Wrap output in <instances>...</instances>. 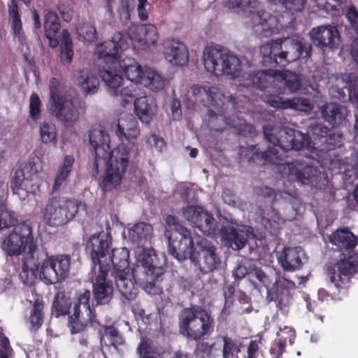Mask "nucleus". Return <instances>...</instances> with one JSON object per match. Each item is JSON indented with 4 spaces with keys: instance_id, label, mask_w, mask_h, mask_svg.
Returning a JSON list of instances; mask_svg holds the SVG:
<instances>
[{
    "instance_id": "2f4dec72",
    "label": "nucleus",
    "mask_w": 358,
    "mask_h": 358,
    "mask_svg": "<svg viewBox=\"0 0 358 358\" xmlns=\"http://www.w3.org/2000/svg\"><path fill=\"white\" fill-rule=\"evenodd\" d=\"M35 269L38 274L40 279L46 285L55 284L58 282L59 278L55 270V267L52 264L50 256L45 254V259L41 264L39 262H34Z\"/></svg>"
},
{
    "instance_id": "9d476101",
    "label": "nucleus",
    "mask_w": 358,
    "mask_h": 358,
    "mask_svg": "<svg viewBox=\"0 0 358 358\" xmlns=\"http://www.w3.org/2000/svg\"><path fill=\"white\" fill-rule=\"evenodd\" d=\"M166 225L171 230H174L179 235L176 240L169 237L168 252L173 257L182 262L189 259L194 261V244L192 232L189 229L182 225L178 219L172 215H168L165 218Z\"/></svg>"
},
{
    "instance_id": "3c124183",
    "label": "nucleus",
    "mask_w": 358,
    "mask_h": 358,
    "mask_svg": "<svg viewBox=\"0 0 358 358\" xmlns=\"http://www.w3.org/2000/svg\"><path fill=\"white\" fill-rule=\"evenodd\" d=\"M103 329L104 336L108 339L110 345L115 349L124 344L125 341L116 327L113 325L104 326Z\"/></svg>"
},
{
    "instance_id": "cd10ccee",
    "label": "nucleus",
    "mask_w": 358,
    "mask_h": 358,
    "mask_svg": "<svg viewBox=\"0 0 358 358\" xmlns=\"http://www.w3.org/2000/svg\"><path fill=\"white\" fill-rule=\"evenodd\" d=\"M138 123L134 115L129 114L119 120L115 134L120 140L136 138L140 134Z\"/></svg>"
},
{
    "instance_id": "a18cd8bd",
    "label": "nucleus",
    "mask_w": 358,
    "mask_h": 358,
    "mask_svg": "<svg viewBox=\"0 0 358 358\" xmlns=\"http://www.w3.org/2000/svg\"><path fill=\"white\" fill-rule=\"evenodd\" d=\"M27 259H23L21 266V270L19 272V278L21 282L24 285H29L31 283L33 277L37 274L36 271L35 269V266L33 265V267L29 268V265H32L34 262V255L33 258L30 256Z\"/></svg>"
},
{
    "instance_id": "ddd939ff",
    "label": "nucleus",
    "mask_w": 358,
    "mask_h": 358,
    "mask_svg": "<svg viewBox=\"0 0 358 358\" xmlns=\"http://www.w3.org/2000/svg\"><path fill=\"white\" fill-rule=\"evenodd\" d=\"M99 75L108 87L110 93L113 96L120 97V101L122 106L125 107L127 103L135 100L136 84L131 83L129 85L121 88L123 78L120 70L108 66L99 69Z\"/></svg>"
},
{
    "instance_id": "58836bf2",
    "label": "nucleus",
    "mask_w": 358,
    "mask_h": 358,
    "mask_svg": "<svg viewBox=\"0 0 358 358\" xmlns=\"http://www.w3.org/2000/svg\"><path fill=\"white\" fill-rule=\"evenodd\" d=\"M55 267L59 280H64L69 275L71 265V256L69 255H57L50 256Z\"/></svg>"
},
{
    "instance_id": "393cba45",
    "label": "nucleus",
    "mask_w": 358,
    "mask_h": 358,
    "mask_svg": "<svg viewBox=\"0 0 358 358\" xmlns=\"http://www.w3.org/2000/svg\"><path fill=\"white\" fill-rule=\"evenodd\" d=\"M134 110L138 118L143 123L149 124L157 113V106L152 96H144L135 99Z\"/></svg>"
},
{
    "instance_id": "6e6d98bb",
    "label": "nucleus",
    "mask_w": 358,
    "mask_h": 358,
    "mask_svg": "<svg viewBox=\"0 0 358 358\" xmlns=\"http://www.w3.org/2000/svg\"><path fill=\"white\" fill-rule=\"evenodd\" d=\"M41 101L36 93H32L29 98V117L34 122H37L41 117Z\"/></svg>"
},
{
    "instance_id": "1a4fd4ad",
    "label": "nucleus",
    "mask_w": 358,
    "mask_h": 358,
    "mask_svg": "<svg viewBox=\"0 0 358 358\" xmlns=\"http://www.w3.org/2000/svg\"><path fill=\"white\" fill-rule=\"evenodd\" d=\"M276 76L281 79L286 89L290 92H296L301 87V79L299 74L290 71H280L273 68L244 73L240 85L246 88L253 87L264 90Z\"/></svg>"
},
{
    "instance_id": "4c0bfd02",
    "label": "nucleus",
    "mask_w": 358,
    "mask_h": 358,
    "mask_svg": "<svg viewBox=\"0 0 358 358\" xmlns=\"http://www.w3.org/2000/svg\"><path fill=\"white\" fill-rule=\"evenodd\" d=\"M152 226L144 222H138L129 230V236L133 242L138 244L143 241H148L152 236Z\"/></svg>"
},
{
    "instance_id": "5701e85b",
    "label": "nucleus",
    "mask_w": 358,
    "mask_h": 358,
    "mask_svg": "<svg viewBox=\"0 0 358 358\" xmlns=\"http://www.w3.org/2000/svg\"><path fill=\"white\" fill-rule=\"evenodd\" d=\"M52 113L58 120L64 123L75 122L80 113L76 101L65 96L52 103Z\"/></svg>"
},
{
    "instance_id": "7c9ffc66",
    "label": "nucleus",
    "mask_w": 358,
    "mask_h": 358,
    "mask_svg": "<svg viewBox=\"0 0 358 358\" xmlns=\"http://www.w3.org/2000/svg\"><path fill=\"white\" fill-rule=\"evenodd\" d=\"M75 162V158L73 155H66L63 162L57 169L55 174L54 183L52 187V192H56L59 188L65 185L73 170V166Z\"/></svg>"
},
{
    "instance_id": "de8ad7c7",
    "label": "nucleus",
    "mask_w": 358,
    "mask_h": 358,
    "mask_svg": "<svg viewBox=\"0 0 358 358\" xmlns=\"http://www.w3.org/2000/svg\"><path fill=\"white\" fill-rule=\"evenodd\" d=\"M292 143L286 145L287 147L291 148L292 150H301L303 149H310L311 148V140L308 135L304 134L299 131L294 129Z\"/></svg>"
},
{
    "instance_id": "aec40b11",
    "label": "nucleus",
    "mask_w": 358,
    "mask_h": 358,
    "mask_svg": "<svg viewBox=\"0 0 358 358\" xmlns=\"http://www.w3.org/2000/svg\"><path fill=\"white\" fill-rule=\"evenodd\" d=\"M162 46L164 57L170 64L183 66L188 63L189 52L184 43L175 38H166Z\"/></svg>"
},
{
    "instance_id": "338daca9",
    "label": "nucleus",
    "mask_w": 358,
    "mask_h": 358,
    "mask_svg": "<svg viewBox=\"0 0 358 358\" xmlns=\"http://www.w3.org/2000/svg\"><path fill=\"white\" fill-rule=\"evenodd\" d=\"M346 17L350 22L351 26L356 31H358V10L354 6L348 8Z\"/></svg>"
},
{
    "instance_id": "680f3d73",
    "label": "nucleus",
    "mask_w": 358,
    "mask_h": 358,
    "mask_svg": "<svg viewBox=\"0 0 358 358\" xmlns=\"http://www.w3.org/2000/svg\"><path fill=\"white\" fill-rule=\"evenodd\" d=\"M24 182V171L20 169H17L10 182V187L13 193H18L20 189H24L25 185Z\"/></svg>"
},
{
    "instance_id": "a211bd4d",
    "label": "nucleus",
    "mask_w": 358,
    "mask_h": 358,
    "mask_svg": "<svg viewBox=\"0 0 358 358\" xmlns=\"http://www.w3.org/2000/svg\"><path fill=\"white\" fill-rule=\"evenodd\" d=\"M193 94L194 96L199 94L205 96L210 104L220 107V112L222 114L227 113L228 110H234L238 103L235 96L221 94L219 89L215 86L194 85Z\"/></svg>"
},
{
    "instance_id": "6e6552de",
    "label": "nucleus",
    "mask_w": 358,
    "mask_h": 358,
    "mask_svg": "<svg viewBox=\"0 0 358 358\" xmlns=\"http://www.w3.org/2000/svg\"><path fill=\"white\" fill-rule=\"evenodd\" d=\"M224 6L235 13H248L255 31L263 36L273 34L276 29L275 17L260 9L257 0H227Z\"/></svg>"
},
{
    "instance_id": "412c9836",
    "label": "nucleus",
    "mask_w": 358,
    "mask_h": 358,
    "mask_svg": "<svg viewBox=\"0 0 358 358\" xmlns=\"http://www.w3.org/2000/svg\"><path fill=\"white\" fill-rule=\"evenodd\" d=\"M122 43L121 36L118 34L112 39L104 41L96 45L94 51L97 57L106 62H111L110 65H107L102 68L99 67V69L107 68L108 66H111L116 69V62L120 59V54L122 51Z\"/></svg>"
},
{
    "instance_id": "4468645a",
    "label": "nucleus",
    "mask_w": 358,
    "mask_h": 358,
    "mask_svg": "<svg viewBox=\"0 0 358 358\" xmlns=\"http://www.w3.org/2000/svg\"><path fill=\"white\" fill-rule=\"evenodd\" d=\"M198 251L191 261L198 267V277L208 274L217 270L221 264V258L215 245L206 238H201L197 242Z\"/></svg>"
},
{
    "instance_id": "dca6fc26",
    "label": "nucleus",
    "mask_w": 358,
    "mask_h": 358,
    "mask_svg": "<svg viewBox=\"0 0 358 358\" xmlns=\"http://www.w3.org/2000/svg\"><path fill=\"white\" fill-rule=\"evenodd\" d=\"M183 217L190 225L206 235H213L217 229V222L213 215L201 206L190 205L183 208Z\"/></svg>"
},
{
    "instance_id": "20e7f679",
    "label": "nucleus",
    "mask_w": 358,
    "mask_h": 358,
    "mask_svg": "<svg viewBox=\"0 0 358 358\" xmlns=\"http://www.w3.org/2000/svg\"><path fill=\"white\" fill-rule=\"evenodd\" d=\"M312 46L303 38H292L271 40L260 46L262 64L264 67H285L300 58L310 57Z\"/></svg>"
},
{
    "instance_id": "c9c22d12",
    "label": "nucleus",
    "mask_w": 358,
    "mask_h": 358,
    "mask_svg": "<svg viewBox=\"0 0 358 358\" xmlns=\"http://www.w3.org/2000/svg\"><path fill=\"white\" fill-rule=\"evenodd\" d=\"M221 236L223 240L229 243L233 249L241 250L247 243V238L243 234L238 233L232 227H225L221 229Z\"/></svg>"
},
{
    "instance_id": "5fc2aeb1",
    "label": "nucleus",
    "mask_w": 358,
    "mask_h": 358,
    "mask_svg": "<svg viewBox=\"0 0 358 358\" xmlns=\"http://www.w3.org/2000/svg\"><path fill=\"white\" fill-rule=\"evenodd\" d=\"M286 106H288V108L299 111H308L312 110L313 108L310 100L303 97L288 99V102Z\"/></svg>"
},
{
    "instance_id": "4be33fe9",
    "label": "nucleus",
    "mask_w": 358,
    "mask_h": 358,
    "mask_svg": "<svg viewBox=\"0 0 358 358\" xmlns=\"http://www.w3.org/2000/svg\"><path fill=\"white\" fill-rule=\"evenodd\" d=\"M130 38L135 48L147 50L157 44L159 34L157 27L152 24H140L131 30Z\"/></svg>"
},
{
    "instance_id": "13d9d810",
    "label": "nucleus",
    "mask_w": 358,
    "mask_h": 358,
    "mask_svg": "<svg viewBox=\"0 0 358 358\" xmlns=\"http://www.w3.org/2000/svg\"><path fill=\"white\" fill-rule=\"evenodd\" d=\"M216 343H210L202 341L196 345V352L201 358H212L213 353L216 351Z\"/></svg>"
},
{
    "instance_id": "6ab92c4d",
    "label": "nucleus",
    "mask_w": 358,
    "mask_h": 358,
    "mask_svg": "<svg viewBox=\"0 0 358 358\" xmlns=\"http://www.w3.org/2000/svg\"><path fill=\"white\" fill-rule=\"evenodd\" d=\"M310 36L313 44L322 50H334L338 47L341 42L338 28L331 24L313 27Z\"/></svg>"
},
{
    "instance_id": "69168bd1",
    "label": "nucleus",
    "mask_w": 358,
    "mask_h": 358,
    "mask_svg": "<svg viewBox=\"0 0 358 358\" xmlns=\"http://www.w3.org/2000/svg\"><path fill=\"white\" fill-rule=\"evenodd\" d=\"M266 102L271 106L278 109H288V99L284 100L278 95L270 94L266 96Z\"/></svg>"
},
{
    "instance_id": "774afa93",
    "label": "nucleus",
    "mask_w": 358,
    "mask_h": 358,
    "mask_svg": "<svg viewBox=\"0 0 358 358\" xmlns=\"http://www.w3.org/2000/svg\"><path fill=\"white\" fill-rule=\"evenodd\" d=\"M267 289V296L266 299L269 301H276L278 303V307L280 309H282L285 306L286 303L285 301H280L281 298L278 293L275 291V289L272 290L271 288L268 287Z\"/></svg>"
},
{
    "instance_id": "0eeeda50",
    "label": "nucleus",
    "mask_w": 358,
    "mask_h": 358,
    "mask_svg": "<svg viewBox=\"0 0 358 358\" xmlns=\"http://www.w3.org/2000/svg\"><path fill=\"white\" fill-rule=\"evenodd\" d=\"M79 210L87 211L84 202L75 199L55 196L49 199L43 210V221L50 227L63 226L73 220Z\"/></svg>"
},
{
    "instance_id": "0e129e2a",
    "label": "nucleus",
    "mask_w": 358,
    "mask_h": 358,
    "mask_svg": "<svg viewBox=\"0 0 358 358\" xmlns=\"http://www.w3.org/2000/svg\"><path fill=\"white\" fill-rule=\"evenodd\" d=\"M49 87L50 100L52 101V103L57 101L59 99L64 97L59 94L61 85L59 81L56 78L52 77L50 79Z\"/></svg>"
},
{
    "instance_id": "c85d7f7f",
    "label": "nucleus",
    "mask_w": 358,
    "mask_h": 358,
    "mask_svg": "<svg viewBox=\"0 0 358 358\" xmlns=\"http://www.w3.org/2000/svg\"><path fill=\"white\" fill-rule=\"evenodd\" d=\"M278 262L286 271H294L301 268L302 261L300 257V248H285L278 255Z\"/></svg>"
},
{
    "instance_id": "37998d69",
    "label": "nucleus",
    "mask_w": 358,
    "mask_h": 358,
    "mask_svg": "<svg viewBox=\"0 0 358 358\" xmlns=\"http://www.w3.org/2000/svg\"><path fill=\"white\" fill-rule=\"evenodd\" d=\"M120 66H122L120 64ZM122 67L128 80L135 84H141V80H143L145 75V69H143L138 63L132 59L129 61V64H124Z\"/></svg>"
},
{
    "instance_id": "ea45409f",
    "label": "nucleus",
    "mask_w": 358,
    "mask_h": 358,
    "mask_svg": "<svg viewBox=\"0 0 358 358\" xmlns=\"http://www.w3.org/2000/svg\"><path fill=\"white\" fill-rule=\"evenodd\" d=\"M295 287L294 282L288 280L285 276L278 275L275 278L273 289H275L278 293L281 298L280 301H285L287 303L291 299V291L294 290Z\"/></svg>"
},
{
    "instance_id": "bb28decb",
    "label": "nucleus",
    "mask_w": 358,
    "mask_h": 358,
    "mask_svg": "<svg viewBox=\"0 0 358 358\" xmlns=\"http://www.w3.org/2000/svg\"><path fill=\"white\" fill-rule=\"evenodd\" d=\"M113 265L110 275L120 273L131 271L129 268V252L126 248H115L111 250L107 262Z\"/></svg>"
},
{
    "instance_id": "7ed1b4c3",
    "label": "nucleus",
    "mask_w": 358,
    "mask_h": 358,
    "mask_svg": "<svg viewBox=\"0 0 358 358\" xmlns=\"http://www.w3.org/2000/svg\"><path fill=\"white\" fill-rule=\"evenodd\" d=\"M239 156L242 160H246L248 163H272L278 165L282 176H287L289 180L303 185H316L321 174L319 169L303 160L296 159L292 162L280 163L278 151L275 148L268 147L266 150L261 152L257 145L241 146Z\"/></svg>"
},
{
    "instance_id": "49530a36",
    "label": "nucleus",
    "mask_w": 358,
    "mask_h": 358,
    "mask_svg": "<svg viewBox=\"0 0 358 358\" xmlns=\"http://www.w3.org/2000/svg\"><path fill=\"white\" fill-rule=\"evenodd\" d=\"M91 297V292L88 289H85L83 292H77L76 301L73 306V312L76 314H80V307L83 306V309L90 315L92 313V310L90 305V301Z\"/></svg>"
},
{
    "instance_id": "b1692460",
    "label": "nucleus",
    "mask_w": 358,
    "mask_h": 358,
    "mask_svg": "<svg viewBox=\"0 0 358 358\" xmlns=\"http://www.w3.org/2000/svg\"><path fill=\"white\" fill-rule=\"evenodd\" d=\"M277 130V128L270 124L264 125L263 127L264 138L273 145V148H275L278 146L284 150H291V148L287 147L286 145L289 143H293L292 138L294 129L285 127L280 129L278 132Z\"/></svg>"
},
{
    "instance_id": "c03bdc74",
    "label": "nucleus",
    "mask_w": 358,
    "mask_h": 358,
    "mask_svg": "<svg viewBox=\"0 0 358 358\" xmlns=\"http://www.w3.org/2000/svg\"><path fill=\"white\" fill-rule=\"evenodd\" d=\"M46 38L56 37L60 29V21L57 14L52 10L45 15L43 24Z\"/></svg>"
},
{
    "instance_id": "e2e57ef3",
    "label": "nucleus",
    "mask_w": 358,
    "mask_h": 358,
    "mask_svg": "<svg viewBox=\"0 0 358 358\" xmlns=\"http://www.w3.org/2000/svg\"><path fill=\"white\" fill-rule=\"evenodd\" d=\"M249 275L258 280V281L266 288L269 287L271 284V280L269 277L260 268H254L251 269Z\"/></svg>"
},
{
    "instance_id": "f3484780",
    "label": "nucleus",
    "mask_w": 358,
    "mask_h": 358,
    "mask_svg": "<svg viewBox=\"0 0 358 358\" xmlns=\"http://www.w3.org/2000/svg\"><path fill=\"white\" fill-rule=\"evenodd\" d=\"M103 266L98 272L94 269V275L91 278L92 284V302L96 306L108 304L113 297V285L111 280H108L110 269H104Z\"/></svg>"
},
{
    "instance_id": "864d4df0",
    "label": "nucleus",
    "mask_w": 358,
    "mask_h": 358,
    "mask_svg": "<svg viewBox=\"0 0 358 358\" xmlns=\"http://www.w3.org/2000/svg\"><path fill=\"white\" fill-rule=\"evenodd\" d=\"M307 131L308 135H311L315 140H319L322 144L330 129L322 123L315 122L308 126Z\"/></svg>"
},
{
    "instance_id": "2eb2a0df",
    "label": "nucleus",
    "mask_w": 358,
    "mask_h": 358,
    "mask_svg": "<svg viewBox=\"0 0 358 358\" xmlns=\"http://www.w3.org/2000/svg\"><path fill=\"white\" fill-rule=\"evenodd\" d=\"M111 246L112 237L108 234L101 232L89 238L86 243L85 251L90 256L94 269H96V266H99V270L103 266L105 267V270L110 269L111 266L106 262L112 250Z\"/></svg>"
},
{
    "instance_id": "a19ab883",
    "label": "nucleus",
    "mask_w": 358,
    "mask_h": 358,
    "mask_svg": "<svg viewBox=\"0 0 358 358\" xmlns=\"http://www.w3.org/2000/svg\"><path fill=\"white\" fill-rule=\"evenodd\" d=\"M40 140L44 144H52L55 146L57 143V131L55 124L50 121H44L39 126Z\"/></svg>"
},
{
    "instance_id": "09e8293b",
    "label": "nucleus",
    "mask_w": 358,
    "mask_h": 358,
    "mask_svg": "<svg viewBox=\"0 0 358 358\" xmlns=\"http://www.w3.org/2000/svg\"><path fill=\"white\" fill-rule=\"evenodd\" d=\"M140 358H157V348L149 338H143L137 348Z\"/></svg>"
},
{
    "instance_id": "f257e3e1",
    "label": "nucleus",
    "mask_w": 358,
    "mask_h": 358,
    "mask_svg": "<svg viewBox=\"0 0 358 358\" xmlns=\"http://www.w3.org/2000/svg\"><path fill=\"white\" fill-rule=\"evenodd\" d=\"M89 137L95 153L91 167L92 176L96 178L99 172V166L106 162V173L101 178L99 185L103 192H110L120 185L127 172L131 155L130 148L122 143L111 150L109 136L101 129L91 130Z\"/></svg>"
},
{
    "instance_id": "79ce46f5",
    "label": "nucleus",
    "mask_w": 358,
    "mask_h": 358,
    "mask_svg": "<svg viewBox=\"0 0 358 358\" xmlns=\"http://www.w3.org/2000/svg\"><path fill=\"white\" fill-rule=\"evenodd\" d=\"M73 42L70 33L67 29L62 32V43L60 45V59L68 64L72 62L73 57Z\"/></svg>"
},
{
    "instance_id": "052dcab7",
    "label": "nucleus",
    "mask_w": 358,
    "mask_h": 358,
    "mask_svg": "<svg viewBox=\"0 0 358 358\" xmlns=\"http://www.w3.org/2000/svg\"><path fill=\"white\" fill-rule=\"evenodd\" d=\"M224 345H223V357L224 358H234V352L240 351L239 348L232 341V339L224 336L223 337Z\"/></svg>"
},
{
    "instance_id": "f8f14e48",
    "label": "nucleus",
    "mask_w": 358,
    "mask_h": 358,
    "mask_svg": "<svg viewBox=\"0 0 358 358\" xmlns=\"http://www.w3.org/2000/svg\"><path fill=\"white\" fill-rule=\"evenodd\" d=\"M2 249L9 256H19L29 248L27 256L33 258L35 254L36 245L33 242L31 228L25 224L16 226L13 231L3 240Z\"/></svg>"
},
{
    "instance_id": "603ef678",
    "label": "nucleus",
    "mask_w": 358,
    "mask_h": 358,
    "mask_svg": "<svg viewBox=\"0 0 358 358\" xmlns=\"http://www.w3.org/2000/svg\"><path fill=\"white\" fill-rule=\"evenodd\" d=\"M18 220L8 208L0 207V231L17 225Z\"/></svg>"
},
{
    "instance_id": "f704fd0d",
    "label": "nucleus",
    "mask_w": 358,
    "mask_h": 358,
    "mask_svg": "<svg viewBox=\"0 0 358 358\" xmlns=\"http://www.w3.org/2000/svg\"><path fill=\"white\" fill-rule=\"evenodd\" d=\"M71 304L70 296L64 292H58L55 294L53 299L52 314L56 317L69 315Z\"/></svg>"
},
{
    "instance_id": "a878e982",
    "label": "nucleus",
    "mask_w": 358,
    "mask_h": 358,
    "mask_svg": "<svg viewBox=\"0 0 358 358\" xmlns=\"http://www.w3.org/2000/svg\"><path fill=\"white\" fill-rule=\"evenodd\" d=\"M322 118L333 127L342 124L347 116V108L337 103H327L320 108Z\"/></svg>"
},
{
    "instance_id": "9b49d317",
    "label": "nucleus",
    "mask_w": 358,
    "mask_h": 358,
    "mask_svg": "<svg viewBox=\"0 0 358 358\" xmlns=\"http://www.w3.org/2000/svg\"><path fill=\"white\" fill-rule=\"evenodd\" d=\"M358 273V253L346 256L343 252L339 260L328 271L331 282L337 292L333 294H346L352 278Z\"/></svg>"
},
{
    "instance_id": "bf43d9fd",
    "label": "nucleus",
    "mask_w": 358,
    "mask_h": 358,
    "mask_svg": "<svg viewBox=\"0 0 358 358\" xmlns=\"http://www.w3.org/2000/svg\"><path fill=\"white\" fill-rule=\"evenodd\" d=\"M80 315L73 312V315L69 317V327L72 334H78L85 331L87 324L80 321Z\"/></svg>"
},
{
    "instance_id": "f03ea898",
    "label": "nucleus",
    "mask_w": 358,
    "mask_h": 358,
    "mask_svg": "<svg viewBox=\"0 0 358 358\" xmlns=\"http://www.w3.org/2000/svg\"><path fill=\"white\" fill-rule=\"evenodd\" d=\"M159 259L153 249L143 250L138 255L136 267L131 271L120 273L113 277L116 287L128 301H133L138 294L137 280L149 294L159 295L163 292L160 283L164 274L165 259Z\"/></svg>"
},
{
    "instance_id": "39448f33",
    "label": "nucleus",
    "mask_w": 358,
    "mask_h": 358,
    "mask_svg": "<svg viewBox=\"0 0 358 358\" xmlns=\"http://www.w3.org/2000/svg\"><path fill=\"white\" fill-rule=\"evenodd\" d=\"M178 328L180 334L186 338L199 341L214 331L215 321L206 310L192 306L180 311Z\"/></svg>"
},
{
    "instance_id": "72a5a7b5",
    "label": "nucleus",
    "mask_w": 358,
    "mask_h": 358,
    "mask_svg": "<svg viewBox=\"0 0 358 358\" xmlns=\"http://www.w3.org/2000/svg\"><path fill=\"white\" fill-rule=\"evenodd\" d=\"M77 81L79 86L87 94L97 92L99 86L98 78L88 69H83L78 72Z\"/></svg>"
},
{
    "instance_id": "e433bc0d",
    "label": "nucleus",
    "mask_w": 358,
    "mask_h": 358,
    "mask_svg": "<svg viewBox=\"0 0 358 358\" xmlns=\"http://www.w3.org/2000/svg\"><path fill=\"white\" fill-rule=\"evenodd\" d=\"M144 77L141 85L154 92H159L165 87V79L150 68H145Z\"/></svg>"
},
{
    "instance_id": "423d86ee",
    "label": "nucleus",
    "mask_w": 358,
    "mask_h": 358,
    "mask_svg": "<svg viewBox=\"0 0 358 358\" xmlns=\"http://www.w3.org/2000/svg\"><path fill=\"white\" fill-rule=\"evenodd\" d=\"M205 69L215 76H225L230 79L239 77L242 64L239 58L227 49L206 46L203 52Z\"/></svg>"
},
{
    "instance_id": "473e14b6",
    "label": "nucleus",
    "mask_w": 358,
    "mask_h": 358,
    "mask_svg": "<svg viewBox=\"0 0 358 358\" xmlns=\"http://www.w3.org/2000/svg\"><path fill=\"white\" fill-rule=\"evenodd\" d=\"M44 306L45 303L42 298L37 297L34 299L29 317L31 331H38L43 325L45 317Z\"/></svg>"
},
{
    "instance_id": "4d7b16f0",
    "label": "nucleus",
    "mask_w": 358,
    "mask_h": 358,
    "mask_svg": "<svg viewBox=\"0 0 358 358\" xmlns=\"http://www.w3.org/2000/svg\"><path fill=\"white\" fill-rule=\"evenodd\" d=\"M343 135L341 134L332 133L331 131L326 136L323 143L324 150H332L340 148L343 145Z\"/></svg>"
},
{
    "instance_id": "8fccbe9b",
    "label": "nucleus",
    "mask_w": 358,
    "mask_h": 358,
    "mask_svg": "<svg viewBox=\"0 0 358 358\" xmlns=\"http://www.w3.org/2000/svg\"><path fill=\"white\" fill-rule=\"evenodd\" d=\"M77 32L80 40L92 43L97 39L96 27L90 22H83L77 28Z\"/></svg>"
},
{
    "instance_id": "c756f323",
    "label": "nucleus",
    "mask_w": 358,
    "mask_h": 358,
    "mask_svg": "<svg viewBox=\"0 0 358 358\" xmlns=\"http://www.w3.org/2000/svg\"><path fill=\"white\" fill-rule=\"evenodd\" d=\"M329 240L340 251L352 250L358 243V238L348 229L336 230L329 237Z\"/></svg>"
}]
</instances>
